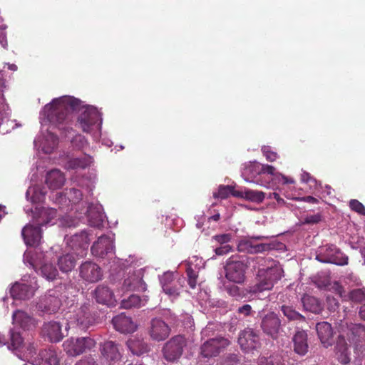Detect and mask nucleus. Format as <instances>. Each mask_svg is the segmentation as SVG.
I'll list each match as a JSON object with an SVG mask.
<instances>
[{
  "label": "nucleus",
  "instance_id": "f257e3e1",
  "mask_svg": "<svg viewBox=\"0 0 365 365\" xmlns=\"http://www.w3.org/2000/svg\"><path fill=\"white\" fill-rule=\"evenodd\" d=\"M73 111L81 112L77 118L76 126L85 133H91L93 127L101 121L100 113L91 106H84L83 102L72 96H62L53 99L44 107L45 115L49 122L59 130L70 133L71 128L67 126L71 120Z\"/></svg>",
  "mask_w": 365,
  "mask_h": 365
},
{
  "label": "nucleus",
  "instance_id": "f03ea898",
  "mask_svg": "<svg viewBox=\"0 0 365 365\" xmlns=\"http://www.w3.org/2000/svg\"><path fill=\"white\" fill-rule=\"evenodd\" d=\"M282 269L274 264L267 269H259L257 274V282L250 287V292L257 294L264 291L271 290L276 282L282 276Z\"/></svg>",
  "mask_w": 365,
  "mask_h": 365
},
{
  "label": "nucleus",
  "instance_id": "7ed1b4c3",
  "mask_svg": "<svg viewBox=\"0 0 365 365\" xmlns=\"http://www.w3.org/2000/svg\"><path fill=\"white\" fill-rule=\"evenodd\" d=\"M247 268L245 256L232 255L227 259L225 266V277L230 282L242 283L245 279Z\"/></svg>",
  "mask_w": 365,
  "mask_h": 365
},
{
  "label": "nucleus",
  "instance_id": "20e7f679",
  "mask_svg": "<svg viewBox=\"0 0 365 365\" xmlns=\"http://www.w3.org/2000/svg\"><path fill=\"white\" fill-rule=\"evenodd\" d=\"M316 259L323 263H331L344 266L348 264L349 258L334 245H327L319 248Z\"/></svg>",
  "mask_w": 365,
  "mask_h": 365
},
{
  "label": "nucleus",
  "instance_id": "39448f33",
  "mask_svg": "<svg viewBox=\"0 0 365 365\" xmlns=\"http://www.w3.org/2000/svg\"><path fill=\"white\" fill-rule=\"evenodd\" d=\"M339 335H344V339L355 345L365 341V325L361 323H348L341 322L338 327Z\"/></svg>",
  "mask_w": 365,
  "mask_h": 365
},
{
  "label": "nucleus",
  "instance_id": "423d86ee",
  "mask_svg": "<svg viewBox=\"0 0 365 365\" xmlns=\"http://www.w3.org/2000/svg\"><path fill=\"white\" fill-rule=\"evenodd\" d=\"M96 343L91 337L70 338L63 343L64 351L71 356L80 355L95 347Z\"/></svg>",
  "mask_w": 365,
  "mask_h": 365
},
{
  "label": "nucleus",
  "instance_id": "0eeeda50",
  "mask_svg": "<svg viewBox=\"0 0 365 365\" xmlns=\"http://www.w3.org/2000/svg\"><path fill=\"white\" fill-rule=\"evenodd\" d=\"M186 345L185 339L181 335L172 337L163 346L162 352L164 359L168 362L178 361L182 354Z\"/></svg>",
  "mask_w": 365,
  "mask_h": 365
},
{
  "label": "nucleus",
  "instance_id": "6e6552de",
  "mask_svg": "<svg viewBox=\"0 0 365 365\" xmlns=\"http://www.w3.org/2000/svg\"><path fill=\"white\" fill-rule=\"evenodd\" d=\"M230 344L228 339L217 336L205 341L200 346V355L204 358L217 356Z\"/></svg>",
  "mask_w": 365,
  "mask_h": 365
},
{
  "label": "nucleus",
  "instance_id": "1a4fd4ad",
  "mask_svg": "<svg viewBox=\"0 0 365 365\" xmlns=\"http://www.w3.org/2000/svg\"><path fill=\"white\" fill-rule=\"evenodd\" d=\"M260 327L266 335L277 339L282 330V320L274 312H269L262 317Z\"/></svg>",
  "mask_w": 365,
  "mask_h": 365
},
{
  "label": "nucleus",
  "instance_id": "9d476101",
  "mask_svg": "<svg viewBox=\"0 0 365 365\" xmlns=\"http://www.w3.org/2000/svg\"><path fill=\"white\" fill-rule=\"evenodd\" d=\"M95 318L90 310V304H83L70 317L68 324L76 325L81 330H86L94 324Z\"/></svg>",
  "mask_w": 365,
  "mask_h": 365
},
{
  "label": "nucleus",
  "instance_id": "9b49d317",
  "mask_svg": "<svg viewBox=\"0 0 365 365\" xmlns=\"http://www.w3.org/2000/svg\"><path fill=\"white\" fill-rule=\"evenodd\" d=\"M147 330L150 339L155 341H164L170 334V328L168 324L158 317L150 320Z\"/></svg>",
  "mask_w": 365,
  "mask_h": 365
},
{
  "label": "nucleus",
  "instance_id": "f8f14e48",
  "mask_svg": "<svg viewBox=\"0 0 365 365\" xmlns=\"http://www.w3.org/2000/svg\"><path fill=\"white\" fill-rule=\"evenodd\" d=\"M91 252L93 255L104 258L115 252L114 239L108 235H101L91 247Z\"/></svg>",
  "mask_w": 365,
  "mask_h": 365
},
{
  "label": "nucleus",
  "instance_id": "ddd939ff",
  "mask_svg": "<svg viewBox=\"0 0 365 365\" xmlns=\"http://www.w3.org/2000/svg\"><path fill=\"white\" fill-rule=\"evenodd\" d=\"M238 343L242 349L246 352L257 349L261 346L259 335L250 328H247L241 332Z\"/></svg>",
  "mask_w": 365,
  "mask_h": 365
},
{
  "label": "nucleus",
  "instance_id": "4468645a",
  "mask_svg": "<svg viewBox=\"0 0 365 365\" xmlns=\"http://www.w3.org/2000/svg\"><path fill=\"white\" fill-rule=\"evenodd\" d=\"M122 289L125 291L145 292L146 284L143 279L141 270L129 272L128 277L124 279Z\"/></svg>",
  "mask_w": 365,
  "mask_h": 365
},
{
  "label": "nucleus",
  "instance_id": "2eb2a0df",
  "mask_svg": "<svg viewBox=\"0 0 365 365\" xmlns=\"http://www.w3.org/2000/svg\"><path fill=\"white\" fill-rule=\"evenodd\" d=\"M163 292L170 297L175 298L179 296L182 284L180 279H175L173 274H165L161 279Z\"/></svg>",
  "mask_w": 365,
  "mask_h": 365
},
{
  "label": "nucleus",
  "instance_id": "dca6fc26",
  "mask_svg": "<svg viewBox=\"0 0 365 365\" xmlns=\"http://www.w3.org/2000/svg\"><path fill=\"white\" fill-rule=\"evenodd\" d=\"M80 274L83 279L90 282H96L102 277L101 267L91 262H86L81 264Z\"/></svg>",
  "mask_w": 365,
  "mask_h": 365
},
{
  "label": "nucleus",
  "instance_id": "f3484780",
  "mask_svg": "<svg viewBox=\"0 0 365 365\" xmlns=\"http://www.w3.org/2000/svg\"><path fill=\"white\" fill-rule=\"evenodd\" d=\"M21 235L26 245L37 246L42 237L41 227L28 224L22 229Z\"/></svg>",
  "mask_w": 365,
  "mask_h": 365
},
{
  "label": "nucleus",
  "instance_id": "a211bd4d",
  "mask_svg": "<svg viewBox=\"0 0 365 365\" xmlns=\"http://www.w3.org/2000/svg\"><path fill=\"white\" fill-rule=\"evenodd\" d=\"M41 332L51 342H58L64 337L60 323L55 321L44 323Z\"/></svg>",
  "mask_w": 365,
  "mask_h": 365
},
{
  "label": "nucleus",
  "instance_id": "6ab92c4d",
  "mask_svg": "<svg viewBox=\"0 0 365 365\" xmlns=\"http://www.w3.org/2000/svg\"><path fill=\"white\" fill-rule=\"evenodd\" d=\"M112 323L115 329L121 333H133L137 328L132 319L124 314L114 317Z\"/></svg>",
  "mask_w": 365,
  "mask_h": 365
},
{
  "label": "nucleus",
  "instance_id": "aec40b11",
  "mask_svg": "<svg viewBox=\"0 0 365 365\" xmlns=\"http://www.w3.org/2000/svg\"><path fill=\"white\" fill-rule=\"evenodd\" d=\"M94 297L98 303L107 304V305H115V302H117L115 297L110 289V288L106 285H98L94 290Z\"/></svg>",
  "mask_w": 365,
  "mask_h": 365
},
{
  "label": "nucleus",
  "instance_id": "412c9836",
  "mask_svg": "<svg viewBox=\"0 0 365 365\" xmlns=\"http://www.w3.org/2000/svg\"><path fill=\"white\" fill-rule=\"evenodd\" d=\"M316 330L319 339L324 347L327 348L333 344V329L329 323L327 322H319L316 325Z\"/></svg>",
  "mask_w": 365,
  "mask_h": 365
},
{
  "label": "nucleus",
  "instance_id": "4be33fe9",
  "mask_svg": "<svg viewBox=\"0 0 365 365\" xmlns=\"http://www.w3.org/2000/svg\"><path fill=\"white\" fill-rule=\"evenodd\" d=\"M294 351L300 356H304L309 349L307 334L304 330L296 331L292 337Z\"/></svg>",
  "mask_w": 365,
  "mask_h": 365
},
{
  "label": "nucleus",
  "instance_id": "5701e85b",
  "mask_svg": "<svg viewBox=\"0 0 365 365\" xmlns=\"http://www.w3.org/2000/svg\"><path fill=\"white\" fill-rule=\"evenodd\" d=\"M43 304V312L48 314L56 313L61 305L58 293L55 290H49Z\"/></svg>",
  "mask_w": 365,
  "mask_h": 365
},
{
  "label": "nucleus",
  "instance_id": "b1692460",
  "mask_svg": "<svg viewBox=\"0 0 365 365\" xmlns=\"http://www.w3.org/2000/svg\"><path fill=\"white\" fill-rule=\"evenodd\" d=\"M336 359L341 364H349L350 353L344 335H339L335 346Z\"/></svg>",
  "mask_w": 365,
  "mask_h": 365
},
{
  "label": "nucleus",
  "instance_id": "393cba45",
  "mask_svg": "<svg viewBox=\"0 0 365 365\" xmlns=\"http://www.w3.org/2000/svg\"><path fill=\"white\" fill-rule=\"evenodd\" d=\"M13 323L23 329H29L35 326L34 318L21 310H16L14 312Z\"/></svg>",
  "mask_w": 365,
  "mask_h": 365
},
{
  "label": "nucleus",
  "instance_id": "a878e982",
  "mask_svg": "<svg viewBox=\"0 0 365 365\" xmlns=\"http://www.w3.org/2000/svg\"><path fill=\"white\" fill-rule=\"evenodd\" d=\"M65 182V176L58 169L49 171L46 178V183L50 189L57 190L61 188Z\"/></svg>",
  "mask_w": 365,
  "mask_h": 365
},
{
  "label": "nucleus",
  "instance_id": "bb28decb",
  "mask_svg": "<svg viewBox=\"0 0 365 365\" xmlns=\"http://www.w3.org/2000/svg\"><path fill=\"white\" fill-rule=\"evenodd\" d=\"M38 356L39 358L36 363L38 365H58L60 362L58 354L54 349L41 350L38 353Z\"/></svg>",
  "mask_w": 365,
  "mask_h": 365
},
{
  "label": "nucleus",
  "instance_id": "cd10ccee",
  "mask_svg": "<svg viewBox=\"0 0 365 365\" xmlns=\"http://www.w3.org/2000/svg\"><path fill=\"white\" fill-rule=\"evenodd\" d=\"M101 354L109 362L118 361L120 356L118 345L112 341H106L103 344Z\"/></svg>",
  "mask_w": 365,
  "mask_h": 365
},
{
  "label": "nucleus",
  "instance_id": "c85d7f7f",
  "mask_svg": "<svg viewBox=\"0 0 365 365\" xmlns=\"http://www.w3.org/2000/svg\"><path fill=\"white\" fill-rule=\"evenodd\" d=\"M237 248L240 252L259 253L269 250V245L262 243L254 245L250 240H242L239 242Z\"/></svg>",
  "mask_w": 365,
  "mask_h": 365
},
{
  "label": "nucleus",
  "instance_id": "c756f323",
  "mask_svg": "<svg viewBox=\"0 0 365 365\" xmlns=\"http://www.w3.org/2000/svg\"><path fill=\"white\" fill-rule=\"evenodd\" d=\"M88 220L91 227L100 229L103 225V214L98 207L89 206L87 210Z\"/></svg>",
  "mask_w": 365,
  "mask_h": 365
},
{
  "label": "nucleus",
  "instance_id": "7c9ffc66",
  "mask_svg": "<svg viewBox=\"0 0 365 365\" xmlns=\"http://www.w3.org/2000/svg\"><path fill=\"white\" fill-rule=\"evenodd\" d=\"M234 197L245 198L253 202L260 203L264 200L265 194L262 191L245 189V190L235 192Z\"/></svg>",
  "mask_w": 365,
  "mask_h": 365
},
{
  "label": "nucleus",
  "instance_id": "2f4dec72",
  "mask_svg": "<svg viewBox=\"0 0 365 365\" xmlns=\"http://www.w3.org/2000/svg\"><path fill=\"white\" fill-rule=\"evenodd\" d=\"M255 172L257 174H269L272 176L277 177L280 175L279 173L276 171L274 166L269 165H260L253 164L246 167L243 175H247L249 173Z\"/></svg>",
  "mask_w": 365,
  "mask_h": 365
},
{
  "label": "nucleus",
  "instance_id": "473e14b6",
  "mask_svg": "<svg viewBox=\"0 0 365 365\" xmlns=\"http://www.w3.org/2000/svg\"><path fill=\"white\" fill-rule=\"evenodd\" d=\"M10 293L15 299L25 300L32 295L29 285L25 284L15 283L11 288Z\"/></svg>",
  "mask_w": 365,
  "mask_h": 365
},
{
  "label": "nucleus",
  "instance_id": "72a5a7b5",
  "mask_svg": "<svg viewBox=\"0 0 365 365\" xmlns=\"http://www.w3.org/2000/svg\"><path fill=\"white\" fill-rule=\"evenodd\" d=\"M127 346L133 354L141 356L150 351V346L148 343L139 339H129Z\"/></svg>",
  "mask_w": 365,
  "mask_h": 365
},
{
  "label": "nucleus",
  "instance_id": "f704fd0d",
  "mask_svg": "<svg viewBox=\"0 0 365 365\" xmlns=\"http://www.w3.org/2000/svg\"><path fill=\"white\" fill-rule=\"evenodd\" d=\"M279 310L289 322H304L306 321L305 317L297 312L292 305L284 304L279 306Z\"/></svg>",
  "mask_w": 365,
  "mask_h": 365
},
{
  "label": "nucleus",
  "instance_id": "c9c22d12",
  "mask_svg": "<svg viewBox=\"0 0 365 365\" xmlns=\"http://www.w3.org/2000/svg\"><path fill=\"white\" fill-rule=\"evenodd\" d=\"M93 163V158L88 155H84L81 158H74L70 159L67 163L68 169H85L89 167Z\"/></svg>",
  "mask_w": 365,
  "mask_h": 365
},
{
  "label": "nucleus",
  "instance_id": "e433bc0d",
  "mask_svg": "<svg viewBox=\"0 0 365 365\" xmlns=\"http://www.w3.org/2000/svg\"><path fill=\"white\" fill-rule=\"evenodd\" d=\"M89 234L86 231H82L80 233L75 234L72 236L71 243L73 249L79 247L83 250L88 249L90 244Z\"/></svg>",
  "mask_w": 365,
  "mask_h": 365
},
{
  "label": "nucleus",
  "instance_id": "4c0bfd02",
  "mask_svg": "<svg viewBox=\"0 0 365 365\" xmlns=\"http://www.w3.org/2000/svg\"><path fill=\"white\" fill-rule=\"evenodd\" d=\"M76 258L72 254H65L58 259V265L63 272H71L76 266Z\"/></svg>",
  "mask_w": 365,
  "mask_h": 365
},
{
  "label": "nucleus",
  "instance_id": "58836bf2",
  "mask_svg": "<svg viewBox=\"0 0 365 365\" xmlns=\"http://www.w3.org/2000/svg\"><path fill=\"white\" fill-rule=\"evenodd\" d=\"M302 302L304 309L312 313H319L322 310V307L317 298L304 294L302 298Z\"/></svg>",
  "mask_w": 365,
  "mask_h": 365
},
{
  "label": "nucleus",
  "instance_id": "ea45409f",
  "mask_svg": "<svg viewBox=\"0 0 365 365\" xmlns=\"http://www.w3.org/2000/svg\"><path fill=\"white\" fill-rule=\"evenodd\" d=\"M10 340L11 342L9 344L8 348L13 351H15L16 355H19L18 353H21L24 349L23 346L24 340L22 336L19 332L11 330Z\"/></svg>",
  "mask_w": 365,
  "mask_h": 365
},
{
  "label": "nucleus",
  "instance_id": "a19ab883",
  "mask_svg": "<svg viewBox=\"0 0 365 365\" xmlns=\"http://www.w3.org/2000/svg\"><path fill=\"white\" fill-rule=\"evenodd\" d=\"M41 272L48 281L55 279L58 274L57 269L50 263H45L41 267Z\"/></svg>",
  "mask_w": 365,
  "mask_h": 365
},
{
  "label": "nucleus",
  "instance_id": "79ce46f5",
  "mask_svg": "<svg viewBox=\"0 0 365 365\" xmlns=\"http://www.w3.org/2000/svg\"><path fill=\"white\" fill-rule=\"evenodd\" d=\"M348 297L349 300L355 304L365 303V288H356L351 290Z\"/></svg>",
  "mask_w": 365,
  "mask_h": 365
},
{
  "label": "nucleus",
  "instance_id": "37998d69",
  "mask_svg": "<svg viewBox=\"0 0 365 365\" xmlns=\"http://www.w3.org/2000/svg\"><path fill=\"white\" fill-rule=\"evenodd\" d=\"M141 299L136 294H131L128 299H123L120 302V307L124 309H131L141 305Z\"/></svg>",
  "mask_w": 365,
  "mask_h": 365
},
{
  "label": "nucleus",
  "instance_id": "c03bdc74",
  "mask_svg": "<svg viewBox=\"0 0 365 365\" xmlns=\"http://www.w3.org/2000/svg\"><path fill=\"white\" fill-rule=\"evenodd\" d=\"M26 350H23L21 353H24V360H27L29 362L32 364L37 363L38 360V354L36 355V348L32 344H29L25 348Z\"/></svg>",
  "mask_w": 365,
  "mask_h": 365
},
{
  "label": "nucleus",
  "instance_id": "a18cd8bd",
  "mask_svg": "<svg viewBox=\"0 0 365 365\" xmlns=\"http://www.w3.org/2000/svg\"><path fill=\"white\" fill-rule=\"evenodd\" d=\"M240 190H235L234 187L231 185H220L218 188L217 193H214L215 197H219L221 199H226L230 195L234 196V193L235 192H239Z\"/></svg>",
  "mask_w": 365,
  "mask_h": 365
},
{
  "label": "nucleus",
  "instance_id": "49530a36",
  "mask_svg": "<svg viewBox=\"0 0 365 365\" xmlns=\"http://www.w3.org/2000/svg\"><path fill=\"white\" fill-rule=\"evenodd\" d=\"M283 359L280 355L273 354L259 359V365H283Z\"/></svg>",
  "mask_w": 365,
  "mask_h": 365
},
{
  "label": "nucleus",
  "instance_id": "de8ad7c7",
  "mask_svg": "<svg viewBox=\"0 0 365 365\" xmlns=\"http://www.w3.org/2000/svg\"><path fill=\"white\" fill-rule=\"evenodd\" d=\"M66 195L70 202L73 204L79 202L83 197L82 192L76 188H71L66 192Z\"/></svg>",
  "mask_w": 365,
  "mask_h": 365
},
{
  "label": "nucleus",
  "instance_id": "09e8293b",
  "mask_svg": "<svg viewBox=\"0 0 365 365\" xmlns=\"http://www.w3.org/2000/svg\"><path fill=\"white\" fill-rule=\"evenodd\" d=\"M186 274L187 277V283L190 287L195 289L196 287L198 277L197 272L191 267H189L186 269Z\"/></svg>",
  "mask_w": 365,
  "mask_h": 365
},
{
  "label": "nucleus",
  "instance_id": "8fccbe9b",
  "mask_svg": "<svg viewBox=\"0 0 365 365\" xmlns=\"http://www.w3.org/2000/svg\"><path fill=\"white\" fill-rule=\"evenodd\" d=\"M349 207L351 210L357 212L358 214L365 215V207L359 200H351L349 202Z\"/></svg>",
  "mask_w": 365,
  "mask_h": 365
},
{
  "label": "nucleus",
  "instance_id": "3c124183",
  "mask_svg": "<svg viewBox=\"0 0 365 365\" xmlns=\"http://www.w3.org/2000/svg\"><path fill=\"white\" fill-rule=\"evenodd\" d=\"M263 155L269 162H274L278 158V155L276 152L271 150L269 146H263L262 148Z\"/></svg>",
  "mask_w": 365,
  "mask_h": 365
},
{
  "label": "nucleus",
  "instance_id": "603ef678",
  "mask_svg": "<svg viewBox=\"0 0 365 365\" xmlns=\"http://www.w3.org/2000/svg\"><path fill=\"white\" fill-rule=\"evenodd\" d=\"M322 220V216L320 213H317L315 215H307L304 217L303 220L304 224H317L321 222Z\"/></svg>",
  "mask_w": 365,
  "mask_h": 365
},
{
  "label": "nucleus",
  "instance_id": "864d4df0",
  "mask_svg": "<svg viewBox=\"0 0 365 365\" xmlns=\"http://www.w3.org/2000/svg\"><path fill=\"white\" fill-rule=\"evenodd\" d=\"M73 145L78 149H81L87 144V140L84 136L81 135H76L72 140Z\"/></svg>",
  "mask_w": 365,
  "mask_h": 365
},
{
  "label": "nucleus",
  "instance_id": "5fc2aeb1",
  "mask_svg": "<svg viewBox=\"0 0 365 365\" xmlns=\"http://www.w3.org/2000/svg\"><path fill=\"white\" fill-rule=\"evenodd\" d=\"M226 290L230 296L235 297L236 299L242 298V294L240 292V289L237 286L234 285V284L227 286L226 287Z\"/></svg>",
  "mask_w": 365,
  "mask_h": 365
},
{
  "label": "nucleus",
  "instance_id": "6e6d98bb",
  "mask_svg": "<svg viewBox=\"0 0 365 365\" xmlns=\"http://www.w3.org/2000/svg\"><path fill=\"white\" fill-rule=\"evenodd\" d=\"M231 240L230 234L216 235L212 237V240L220 244L221 245H227V243Z\"/></svg>",
  "mask_w": 365,
  "mask_h": 365
},
{
  "label": "nucleus",
  "instance_id": "4d7b16f0",
  "mask_svg": "<svg viewBox=\"0 0 365 365\" xmlns=\"http://www.w3.org/2000/svg\"><path fill=\"white\" fill-rule=\"evenodd\" d=\"M314 284L320 289H325L330 285V281L327 277H318L314 280Z\"/></svg>",
  "mask_w": 365,
  "mask_h": 365
},
{
  "label": "nucleus",
  "instance_id": "13d9d810",
  "mask_svg": "<svg viewBox=\"0 0 365 365\" xmlns=\"http://www.w3.org/2000/svg\"><path fill=\"white\" fill-rule=\"evenodd\" d=\"M232 250V247L230 245H221L215 249V252L217 255H224L227 254Z\"/></svg>",
  "mask_w": 365,
  "mask_h": 365
},
{
  "label": "nucleus",
  "instance_id": "bf43d9fd",
  "mask_svg": "<svg viewBox=\"0 0 365 365\" xmlns=\"http://www.w3.org/2000/svg\"><path fill=\"white\" fill-rule=\"evenodd\" d=\"M252 307L250 304H244L238 308V313L242 314L244 317L250 316L252 314Z\"/></svg>",
  "mask_w": 365,
  "mask_h": 365
},
{
  "label": "nucleus",
  "instance_id": "052dcab7",
  "mask_svg": "<svg viewBox=\"0 0 365 365\" xmlns=\"http://www.w3.org/2000/svg\"><path fill=\"white\" fill-rule=\"evenodd\" d=\"M75 365H97L96 361L93 358L86 357L84 358L79 361H78Z\"/></svg>",
  "mask_w": 365,
  "mask_h": 365
},
{
  "label": "nucleus",
  "instance_id": "680f3d73",
  "mask_svg": "<svg viewBox=\"0 0 365 365\" xmlns=\"http://www.w3.org/2000/svg\"><path fill=\"white\" fill-rule=\"evenodd\" d=\"M296 200H299V201H303V202L312 203V204H315L319 202L318 199H317L312 196H305V197H298Z\"/></svg>",
  "mask_w": 365,
  "mask_h": 365
},
{
  "label": "nucleus",
  "instance_id": "e2e57ef3",
  "mask_svg": "<svg viewBox=\"0 0 365 365\" xmlns=\"http://www.w3.org/2000/svg\"><path fill=\"white\" fill-rule=\"evenodd\" d=\"M269 197L275 199L277 203L280 205H283L285 204L284 200L282 198L277 192L270 193Z\"/></svg>",
  "mask_w": 365,
  "mask_h": 365
},
{
  "label": "nucleus",
  "instance_id": "0e129e2a",
  "mask_svg": "<svg viewBox=\"0 0 365 365\" xmlns=\"http://www.w3.org/2000/svg\"><path fill=\"white\" fill-rule=\"evenodd\" d=\"M359 317L361 320L365 321V303L361 304L359 307Z\"/></svg>",
  "mask_w": 365,
  "mask_h": 365
},
{
  "label": "nucleus",
  "instance_id": "69168bd1",
  "mask_svg": "<svg viewBox=\"0 0 365 365\" xmlns=\"http://www.w3.org/2000/svg\"><path fill=\"white\" fill-rule=\"evenodd\" d=\"M279 176L282 177V178L283 179V183L284 184H293L294 183V180L292 178H288L287 177H286L285 175H283L280 173V175H279Z\"/></svg>",
  "mask_w": 365,
  "mask_h": 365
},
{
  "label": "nucleus",
  "instance_id": "338daca9",
  "mask_svg": "<svg viewBox=\"0 0 365 365\" xmlns=\"http://www.w3.org/2000/svg\"><path fill=\"white\" fill-rule=\"evenodd\" d=\"M56 210L51 209L48 210H46L43 212V214H48L49 216H51V219L53 218L56 215Z\"/></svg>",
  "mask_w": 365,
  "mask_h": 365
},
{
  "label": "nucleus",
  "instance_id": "774afa93",
  "mask_svg": "<svg viewBox=\"0 0 365 365\" xmlns=\"http://www.w3.org/2000/svg\"><path fill=\"white\" fill-rule=\"evenodd\" d=\"M6 342H7V340L5 338V336L0 334V347H2L3 346H4L6 344Z\"/></svg>",
  "mask_w": 365,
  "mask_h": 365
}]
</instances>
